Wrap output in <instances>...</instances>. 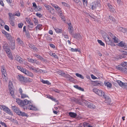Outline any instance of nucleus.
<instances>
[{
	"label": "nucleus",
	"instance_id": "45",
	"mask_svg": "<svg viewBox=\"0 0 127 127\" xmlns=\"http://www.w3.org/2000/svg\"><path fill=\"white\" fill-rule=\"evenodd\" d=\"M76 75L82 79H83L84 78V77L78 73H76Z\"/></svg>",
	"mask_w": 127,
	"mask_h": 127
},
{
	"label": "nucleus",
	"instance_id": "9",
	"mask_svg": "<svg viewBox=\"0 0 127 127\" xmlns=\"http://www.w3.org/2000/svg\"><path fill=\"white\" fill-rule=\"evenodd\" d=\"M104 39L106 43L107 44L109 41H110V38H109V36L106 33H105L104 36Z\"/></svg>",
	"mask_w": 127,
	"mask_h": 127
},
{
	"label": "nucleus",
	"instance_id": "6",
	"mask_svg": "<svg viewBox=\"0 0 127 127\" xmlns=\"http://www.w3.org/2000/svg\"><path fill=\"white\" fill-rule=\"evenodd\" d=\"M104 102L108 104H109L111 102L110 98L106 95L104 94Z\"/></svg>",
	"mask_w": 127,
	"mask_h": 127
},
{
	"label": "nucleus",
	"instance_id": "3",
	"mask_svg": "<svg viewBox=\"0 0 127 127\" xmlns=\"http://www.w3.org/2000/svg\"><path fill=\"white\" fill-rule=\"evenodd\" d=\"M13 110L16 113V114L19 116H21L23 117H28V116L24 112H22L20 111L19 108L15 106H12Z\"/></svg>",
	"mask_w": 127,
	"mask_h": 127
},
{
	"label": "nucleus",
	"instance_id": "13",
	"mask_svg": "<svg viewBox=\"0 0 127 127\" xmlns=\"http://www.w3.org/2000/svg\"><path fill=\"white\" fill-rule=\"evenodd\" d=\"M3 111L7 113L9 115H13V113L7 107L5 106V107L4 108H3Z\"/></svg>",
	"mask_w": 127,
	"mask_h": 127
},
{
	"label": "nucleus",
	"instance_id": "39",
	"mask_svg": "<svg viewBox=\"0 0 127 127\" xmlns=\"http://www.w3.org/2000/svg\"><path fill=\"white\" fill-rule=\"evenodd\" d=\"M114 42L111 40L109 41L108 43H107V44L109 45H111L112 46H115V44L114 43Z\"/></svg>",
	"mask_w": 127,
	"mask_h": 127
},
{
	"label": "nucleus",
	"instance_id": "46",
	"mask_svg": "<svg viewBox=\"0 0 127 127\" xmlns=\"http://www.w3.org/2000/svg\"><path fill=\"white\" fill-rule=\"evenodd\" d=\"M28 61L30 63H34V60L32 59L28 58Z\"/></svg>",
	"mask_w": 127,
	"mask_h": 127
},
{
	"label": "nucleus",
	"instance_id": "21",
	"mask_svg": "<svg viewBox=\"0 0 127 127\" xmlns=\"http://www.w3.org/2000/svg\"><path fill=\"white\" fill-rule=\"evenodd\" d=\"M68 32L71 35L73 34V29L72 26L71 25H69L68 27Z\"/></svg>",
	"mask_w": 127,
	"mask_h": 127
},
{
	"label": "nucleus",
	"instance_id": "63",
	"mask_svg": "<svg viewBox=\"0 0 127 127\" xmlns=\"http://www.w3.org/2000/svg\"><path fill=\"white\" fill-rule=\"evenodd\" d=\"M97 41L101 45L103 46V42L102 41L99 40H97Z\"/></svg>",
	"mask_w": 127,
	"mask_h": 127
},
{
	"label": "nucleus",
	"instance_id": "50",
	"mask_svg": "<svg viewBox=\"0 0 127 127\" xmlns=\"http://www.w3.org/2000/svg\"><path fill=\"white\" fill-rule=\"evenodd\" d=\"M13 15L14 16H16L19 17L20 16V13L19 12H17L16 13L13 14Z\"/></svg>",
	"mask_w": 127,
	"mask_h": 127
},
{
	"label": "nucleus",
	"instance_id": "19",
	"mask_svg": "<svg viewBox=\"0 0 127 127\" xmlns=\"http://www.w3.org/2000/svg\"><path fill=\"white\" fill-rule=\"evenodd\" d=\"M118 31L123 33H126V28L122 27H118Z\"/></svg>",
	"mask_w": 127,
	"mask_h": 127
},
{
	"label": "nucleus",
	"instance_id": "53",
	"mask_svg": "<svg viewBox=\"0 0 127 127\" xmlns=\"http://www.w3.org/2000/svg\"><path fill=\"white\" fill-rule=\"evenodd\" d=\"M46 39L48 41H50L52 40V38L49 36H47L46 37Z\"/></svg>",
	"mask_w": 127,
	"mask_h": 127
},
{
	"label": "nucleus",
	"instance_id": "29",
	"mask_svg": "<svg viewBox=\"0 0 127 127\" xmlns=\"http://www.w3.org/2000/svg\"><path fill=\"white\" fill-rule=\"evenodd\" d=\"M42 9V7L40 6H37L36 8V9H34L36 11H40Z\"/></svg>",
	"mask_w": 127,
	"mask_h": 127
},
{
	"label": "nucleus",
	"instance_id": "37",
	"mask_svg": "<svg viewBox=\"0 0 127 127\" xmlns=\"http://www.w3.org/2000/svg\"><path fill=\"white\" fill-rule=\"evenodd\" d=\"M118 46L121 47H123L126 46V45L125 43L121 41L118 44Z\"/></svg>",
	"mask_w": 127,
	"mask_h": 127
},
{
	"label": "nucleus",
	"instance_id": "7",
	"mask_svg": "<svg viewBox=\"0 0 127 127\" xmlns=\"http://www.w3.org/2000/svg\"><path fill=\"white\" fill-rule=\"evenodd\" d=\"M31 102L29 101L28 100L25 99L23 100H22V102L21 104V106H24L26 105H27L28 106L31 103Z\"/></svg>",
	"mask_w": 127,
	"mask_h": 127
},
{
	"label": "nucleus",
	"instance_id": "15",
	"mask_svg": "<svg viewBox=\"0 0 127 127\" xmlns=\"http://www.w3.org/2000/svg\"><path fill=\"white\" fill-rule=\"evenodd\" d=\"M107 6H108L109 10L111 12L114 13L115 12V11L114 8L113 6L110 4L108 3L107 4Z\"/></svg>",
	"mask_w": 127,
	"mask_h": 127
},
{
	"label": "nucleus",
	"instance_id": "49",
	"mask_svg": "<svg viewBox=\"0 0 127 127\" xmlns=\"http://www.w3.org/2000/svg\"><path fill=\"white\" fill-rule=\"evenodd\" d=\"M9 22L11 25L12 26H14L15 25L14 22L12 20H11V19H9Z\"/></svg>",
	"mask_w": 127,
	"mask_h": 127
},
{
	"label": "nucleus",
	"instance_id": "56",
	"mask_svg": "<svg viewBox=\"0 0 127 127\" xmlns=\"http://www.w3.org/2000/svg\"><path fill=\"white\" fill-rule=\"evenodd\" d=\"M7 1V2L11 6H12L13 5L11 4L12 2V0H6Z\"/></svg>",
	"mask_w": 127,
	"mask_h": 127
},
{
	"label": "nucleus",
	"instance_id": "2",
	"mask_svg": "<svg viewBox=\"0 0 127 127\" xmlns=\"http://www.w3.org/2000/svg\"><path fill=\"white\" fill-rule=\"evenodd\" d=\"M116 68L120 71H127V62H123L121 63L120 65L116 66Z\"/></svg>",
	"mask_w": 127,
	"mask_h": 127
},
{
	"label": "nucleus",
	"instance_id": "31",
	"mask_svg": "<svg viewBox=\"0 0 127 127\" xmlns=\"http://www.w3.org/2000/svg\"><path fill=\"white\" fill-rule=\"evenodd\" d=\"M74 88L77 89H78L80 91H84V89L83 88L81 87H79L78 85H74Z\"/></svg>",
	"mask_w": 127,
	"mask_h": 127
},
{
	"label": "nucleus",
	"instance_id": "10",
	"mask_svg": "<svg viewBox=\"0 0 127 127\" xmlns=\"http://www.w3.org/2000/svg\"><path fill=\"white\" fill-rule=\"evenodd\" d=\"M26 108L30 110H35L36 109V108L35 107L32 106L31 102L29 105L27 106Z\"/></svg>",
	"mask_w": 127,
	"mask_h": 127
},
{
	"label": "nucleus",
	"instance_id": "47",
	"mask_svg": "<svg viewBox=\"0 0 127 127\" xmlns=\"http://www.w3.org/2000/svg\"><path fill=\"white\" fill-rule=\"evenodd\" d=\"M96 94L100 96H102V91L101 90H98V92Z\"/></svg>",
	"mask_w": 127,
	"mask_h": 127
},
{
	"label": "nucleus",
	"instance_id": "52",
	"mask_svg": "<svg viewBox=\"0 0 127 127\" xmlns=\"http://www.w3.org/2000/svg\"><path fill=\"white\" fill-rule=\"evenodd\" d=\"M33 27V25H29L27 26V28L30 30H31Z\"/></svg>",
	"mask_w": 127,
	"mask_h": 127
},
{
	"label": "nucleus",
	"instance_id": "5",
	"mask_svg": "<svg viewBox=\"0 0 127 127\" xmlns=\"http://www.w3.org/2000/svg\"><path fill=\"white\" fill-rule=\"evenodd\" d=\"M98 3L96 2H93L91 3L90 6V8L94 11H95L97 7Z\"/></svg>",
	"mask_w": 127,
	"mask_h": 127
},
{
	"label": "nucleus",
	"instance_id": "51",
	"mask_svg": "<svg viewBox=\"0 0 127 127\" xmlns=\"http://www.w3.org/2000/svg\"><path fill=\"white\" fill-rule=\"evenodd\" d=\"M109 18L110 20L111 21H115V18H113L111 16H109Z\"/></svg>",
	"mask_w": 127,
	"mask_h": 127
},
{
	"label": "nucleus",
	"instance_id": "60",
	"mask_svg": "<svg viewBox=\"0 0 127 127\" xmlns=\"http://www.w3.org/2000/svg\"><path fill=\"white\" fill-rule=\"evenodd\" d=\"M17 68L21 71H24L23 69V67H21L20 66H18L17 67Z\"/></svg>",
	"mask_w": 127,
	"mask_h": 127
},
{
	"label": "nucleus",
	"instance_id": "40",
	"mask_svg": "<svg viewBox=\"0 0 127 127\" xmlns=\"http://www.w3.org/2000/svg\"><path fill=\"white\" fill-rule=\"evenodd\" d=\"M55 30L57 33H62V29H60L59 28H57L55 29Z\"/></svg>",
	"mask_w": 127,
	"mask_h": 127
},
{
	"label": "nucleus",
	"instance_id": "54",
	"mask_svg": "<svg viewBox=\"0 0 127 127\" xmlns=\"http://www.w3.org/2000/svg\"><path fill=\"white\" fill-rule=\"evenodd\" d=\"M21 95V98H24L28 97L27 95L23 94H22Z\"/></svg>",
	"mask_w": 127,
	"mask_h": 127
},
{
	"label": "nucleus",
	"instance_id": "48",
	"mask_svg": "<svg viewBox=\"0 0 127 127\" xmlns=\"http://www.w3.org/2000/svg\"><path fill=\"white\" fill-rule=\"evenodd\" d=\"M5 36L8 39H10L11 38V36L8 33H7Z\"/></svg>",
	"mask_w": 127,
	"mask_h": 127
},
{
	"label": "nucleus",
	"instance_id": "38",
	"mask_svg": "<svg viewBox=\"0 0 127 127\" xmlns=\"http://www.w3.org/2000/svg\"><path fill=\"white\" fill-rule=\"evenodd\" d=\"M29 69H30V70H32L33 71H37V69L34 68L33 66H30V67Z\"/></svg>",
	"mask_w": 127,
	"mask_h": 127
},
{
	"label": "nucleus",
	"instance_id": "32",
	"mask_svg": "<svg viewBox=\"0 0 127 127\" xmlns=\"http://www.w3.org/2000/svg\"><path fill=\"white\" fill-rule=\"evenodd\" d=\"M41 81L43 84H47L48 85L51 84V83L48 80L45 81L44 80L42 79Z\"/></svg>",
	"mask_w": 127,
	"mask_h": 127
},
{
	"label": "nucleus",
	"instance_id": "8",
	"mask_svg": "<svg viewBox=\"0 0 127 127\" xmlns=\"http://www.w3.org/2000/svg\"><path fill=\"white\" fill-rule=\"evenodd\" d=\"M9 46L11 49H14L15 47V41L11 40L9 43Z\"/></svg>",
	"mask_w": 127,
	"mask_h": 127
},
{
	"label": "nucleus",
	"instance_id": "27",
	"mask_svg": "<svg viewBox=\"0 0 127 127\" xmlns=\"http://www.w3.org/2000/svg\"><path fill=\"white\" fill-rule=\"evenodd\" d=\"M100 81H93L92 82L94 86H98L100 84Z\"/></svg>",
	"mask_w": 127,
	"mask_h": 127
},
{
	"label": "nucleus",
	"instance_id": "4",
	"mask_svg": "<svg viewBox=\"0 0 127 127\" xmlns=\"http://www.w3.org/2000/svg\"><path fill=\"white\" fill-rule=\"evenodd\" d=\"M59 74L65 77L68 78V79L69 81H72L73 80V78L67 74H65L64 72H57Z\"/></svg>",
	"mask_w": 127,
	"mask_h": 127
},
{
	"label": "nucleus",
	"instance_id": "44",
	"mask_svg": "<svg viewBox=\"0 0 127 127\" xmlns=\"http://www.w3.org/2000/svg\"><path fill=\"white\" fill-rule=\"evenodd\" d=\"M22 101V100H20L19 99H16V101L18 104L21 106Z\"/></svg>",
	"mask_w": 127,
	"mask_h": 127
},
{
	"label": "nucleus",
	"instance_id": "1",
	"mask_svg": "<svg viewBox=\"0 0 127 127\" xmlns=\"http://www.w3.org/2000/svg\"><path fill=\"white\" fill-rule=\"evenodd\" d=\"M73 100L76 103L80 105L82 104L83 102L86 106L91 109H95V105L92 103L89 102L81 98L79 99L74 98Z\"/></svg>",
	"mask_w": 127,
	"mask_h": 127
},
{
	"label": "nucleus",
	"instance_id": "36",
	"mask_svg": "<svg viewBox=\"0 0 127 127\" xmlns=\"http://www.w3.org/2000/svg\"><path fill=\"white\" fill-rule=\"evenodd\" d=\"M56 10L58 11L59 15V14H62L63 13L62 11L61 10V9L59 7H58Z\"/></svg>",
	"mask_w": 127,
	"mask_h": 127
},
{
	"label": "nucleus",
	"instance_id": "25",
	"mask_svg": "<svg viewBox=\"0 0 127 127\" xmlns=\"http://www.w3.org/2000/svg\"><path fill=\"white\" fill-rule=\"evenodd\" d=\"M117 82L120 86L122 87H124V85L125 83H124L122 82V81L120 80H117Z\"/></svg>",
	"mask_w": 127,
	"mask_h": 127
},
{
	"label": "nucleus",
	"instance_id": "12",
	"mask_svg": "<svg viewBox=\"0 0 127 127\" xmlns=\"http://www.w3.org/2000/svg\"><path fill=\"white\" fill-rule=\"evenodd\" d=\"M3 49L5 51L8 52L9 51H10V49L8 48V43L4 42V44L3 46Z\"/></svg>",
	"mask_w": 127,
	"mask_h": 127
},
{
	"label": "nucleus",
	"instance_id": "20",
	"mask_svg": "<svg viewBox=\"0 0 127 127\" xmlns=\"http://www.w3.org/2000/svg\"><path fill=\"white\" fill-rule=\"evenodd\" d=\"M7 54V56L11 60H12L13 59V57L11 51H9L8 52L6 51Z\"/></svg>",
	"mask_w": 127,
	"mask_h": 127
},
{
	"label": "nucleus",
	"instance_id": "16",
	"mask_svg": "<svg viewBox=\"0 0 127 127\" xmlns=\"http://www.w3.org/2000/svg\"><path fill=\"white\" fill-rule=\"evenodd\" d=\"M16 60L21 64H23V59L21 58L19 56H17L15 57Z\"/></svg>",
	"mask_w": 127,
	"mask_h": 127
},
{
	"label": "nucleus",
	"instance_id": "30",
	"mask_svg": "<svg viewBox=\"0 0 127 127\" xmlns=\"http://www.w3.org/2000/svg\"><path fill=\"white\" fill-rule=\"evenodd\" d=\"M9 90L10 92V94L11 96H12L13 98H15V96L14 94V92L13 90V89H9Z\"/></svg>",
	"mask_w": 127,
	"mask_h": 127
},
{
	"label": "nucleus",
	"instance_id": "24",
	"mask_svg": "<svg viewBox=\"0 0 127 127\" xmlns=\"http://www.w3.org/2000/svg\"><path fill=\"white\" fill-rule=\"evenodd\" d=\"M104 84L105 86H107L108 87L111 88L112 87V84L108 82H106L105 81Z\"/></svg>",
	"mask_w": 127,
	"mask_h": 127
},
{
	"label": "nucleus",
	"instance_id": "64",
	"mask_svg": "<svg viewBox=\"0 0 127 127\" xmlns=\"http://www.w3.org/2000/svg\"><path fill=\"white\" fill-rule=\"evenodd\" d=\"M32 5L33 7L34 8V9H36V8L37 6L35 3V2H34L32 3Z\"/></svg>",
	"mask_w": 127,
	"mask_h": 127
},
{
	"label": "nucleus",
	"instance_id": "61",
	"mask_svg": "<svg viewBox=\"0 0 127 127\" xmlns=\"http://www.w3.org/2000/svg\"><path fill=\"white\" fill-rule=\"evenodd\" d=\"M51 55L54 57L55 58L58 59L57 56L54 53H52Z\"/></svg>",
	"mask_w": 127,
	"mask_h": 127
},
{
	"label": "nucleus",
	"instance_id": "59",
	"mask_svg": "<svg viewBox=\"0 0 127 127\" xmlns=\"http://www.w3.org/2000/svg\"><path fill=\"white\" fill-rule=\"evenodd\" d=\"M36 15L39 18H41L42 17V16L41 14L38 13H36Z\"/></svg>",
	"mask_w": 127,
	"mask_h": 127
},
{
	"label": "nucleus",
	"instance_id": "43",
	"mask_svg": "<svg viewBox=\"0 0 127 127\" xmlns=\"http://www.w3.org/2000/svg\"><path fill=\"white\" fill-rule=\"evenodd\" d=\"M83 125L84 127H93L90 125L89 124L86 123H84Z\"/></svg>",
	"mask_w": 127,
	"mask_h": 127
},
{
	"label": "nucleus",
	"instance_id": "11",
	"mask_svg": "<svg viewBox=\"0 0 127 127\" xmlns=\"http://www.w3.org/2000/svg\"><path fill=\"white\" fill-rule=\"evenodd\" d=\"M2 76L3 78V80L5 82H7L8 78L6 77L7 75L6 72H2Z\"/></svg>",
	"mask_w": 127,
	"mask_h": 127
},
{
	"label": "nucleus",
	"instance_id": "14",
	"mask_svg": "<svg viewBox=\"0 0 127 127\" xmlns=\"http://www.w3.org/2000/svg\"><path fill=\"white\" fill-rule=\"evenodd\" d=\"M19 79L20 81L24 82H27V80L25 77L22 76L21 74L18 75Z\"/></svg>",
	"mask_w": 127,
	"mask_h": 127
},
{
	"label": "nucleus",
	"instance_id": "41",
	"mask_svg": "<svg viewBox=\"0 0 127 127\" xmlns=\"http://www.w3.org/2000/svg\"><path fill=\"white\" fill-rule=\"evenodd\" d=\"M17 41L19 44H23V42L22 40L19 38H18L17 39Z\"/></svg>",
	"mask_w": 127,
	"mask_h": 127
},
{
	"label": "nucleus",
	"instance_id": "58",
	"mask_svg": "<svg viewBox=\"0 0 127 127\" xmlns=\"http://www.w3.org/2000/svg\"><path fill=\"white\" fill-rule=\"evenodd\" d=\"M0 124L2 126H4V127H7L5 123L4 122L1 121L0 122Z\"/></svg>",
	"mask_w": 127,
	"mask_h": 127
},
{
	"label": "nucleus",
	"instance_id": "57",
	"mask_svg": "<svg viewBox=\"0 0 127 127\" xmlns=\"http://www.w3.org/2000/svg\"><path fill=\"white\" fill-rule=\"evenodd\" d=\"M98 89L96 88H94L93 89V91L94 92L95 94H97L98 92Z\"/></svg>",
	"mask_w": 127,
	"mask_h": 127
},
{
	"label": "nucleus",
	"instance_id": "17",
	"mask_svg": "<svg viewBox=\"0 0 127 127\" xmlns=\"http://www.w3.org/2000/svg\"><path fill=\"white\" fill-rule=\"evenodd\" d=\"M34 56L36 58L40 59L41 61H42L45 62L46 61V60L43 58L41 56L39 55H37L36 54H34Z\"/></svg>",
	"mask_w": 127,
	"mask_h": 127
},
{
	"label": "nucleus",
	"instance_id": "33",
	"mask_svg": "<svg viewBox=\"0 0 127 127\" xmlns=\"http://www.w3.org/2000/svg\"><path fill=\"white\" fill-rule=\"evenodd\" d=\"M113 38L112 39L114 41V42L115 43H118L119 41L118 40V38L116 37L115 36H113Z\"/></svg>",
	"mask_w": 127,
	"mask_h": 127
},
{
	"label": "nucleus",
	"instance_id": "55",
	"mask_svg": "<svg viewBox=\"0 0 127 127\" xmlns=\"http://www.w3.org/2000/svg\"><path fill=\"white\" fill-rule=\"evenodd\" d=\"M59 15L60 16L62 19L63 20L65 21V20H64V19H65V18L63 14V13H62V14H59Z\"/></svg>",
	"mask_w": 127,
	"mask_h": 127
},
{
	"label": "nucleus",
	"instance_id": "23",
	"mask_svg": "<svg viewBox=\"0 0 127 127\" xmlns=\"http://www.w3.org/2000/svg\"><path fill=\"white\" fill-rule=\"evenodd\" d=\"M27 75L30 77H32L33 76V74L31 72H23Z\"/></svg>",
	"mask_w": 127,
	"mask_h": 127
},
{
	"label": "nucleus",
	"instance_id": "34",
	"mask_svg": "<svg viewBox=\"0 0 127 127\" xmlns=\"http://www.w3.org/2000/svg\"><path fill=\"white\" fill-rule=\"evenodd\" d=\"M47 97L55 101H57L55 98H53L52 96L50 95H47Z\"/></svg>",
	"mask_w": 127,
	"mask_h": 127
},
{
	"label": "nucleus",
	"instance_id": "35",
	"mask_svg": "<svg viewBox=\"0 0 127 127\" xmlns=\"http://www.w3.org/2000/svg\"><path fill=\"white\" fill-rule=\"evenodd\" d=\"M36 30H37V29L39 30H40L42 29V25L40 24L38 25L37 26L35 27Z\"/></svg>",
	"mask_w": 127,
	"mask_h": 127
},
{
	"label": "nucleus",
	"instance_id": "62",
	"mask_svg": "<svg viewBox=\"0 0 127 127\" xmlns=\"http://www.w3.org/2000/svg\"><path fill=\"white\" fill-rule=\"evenodd\" d=\"M23 25V24L22 23H19L18 24V27L19 28H22Z\"/></svg>",
	"mask_w": 127,
	"mask_h": 127
},
{
	"label": "nucleus",
	"instance_id": "28",
	"mask_svg": "<svg viewBox=\"0 0 127 127\" xmlns=\"http://www.w3.org/2000/svg\"><path fill=\"white\" fill-rule=\"evenodd\" d=\"M45 6L46 8V9L48 10H49L51 12V11L53 10L54 9L53 8L51 7L50 6L47 5H45Z\"/></svg>",
	"mask_w": 127,
	"mask_h": 127
},
{
	"label": "nucleus",
	"instance_id": "18",
	"mask_svg": "<svg viewBox=\"0 0 127 127\" xmlns=\"http://www.w3.org/2000/svg\"><path fill=\"white\" fill-rule=\"evenodd\" d=\"M73 36L74 38L77 39H80L81 38V36L80 34L79 33H76L73 35Z\"/></svg>",
	"mask_w": 127,
	"mask_h": 127
},
{
	"label": "nucleus",
	"instance_id": "42",
	"mask_svg": "<svg viewBox=\"0 0 127 127\" xmlns=\"http://www.w3.org/2000/svg\"><path fill=\"white\" fill-rule=\"evenodd\" d=\"M70 50L72 52H77L78 51L79 52H80V49H74L73 48H71L70 49Z\"/></svg>",
	"mask_w": 127,
	"mask_h": 127
},
{
	"label": "nucleus",
	"instance_id": "26",
	"mask_svg": "<svg viewBox=\"0 0 127 127\" xmlns=\"http://www.w3.org/2000/svg\"><path fill=\"white\" fill-rule=\"evenodd\" d=\"M9 89H13V83L11 81H9L8 83Z\"/></svg>",
	"mask_w": 127,
	"mask_h": 127
},
{
	"label": "nucleus",
	"instance_id": "22",
	"mask_svg": "<svg viewBox=\"0 0 127 127\" xmlns=\"http://www.w3.org/2000/svg\"><path fill=\"white\" fill-rule=\"evenodd\" d=\"M69 115L71 117L75 118L77 116L76 113L72 112H70L69 113Z\"/></svg>",
	"mask_w": 127,
	"mask_h": 127
}]
</instances>
